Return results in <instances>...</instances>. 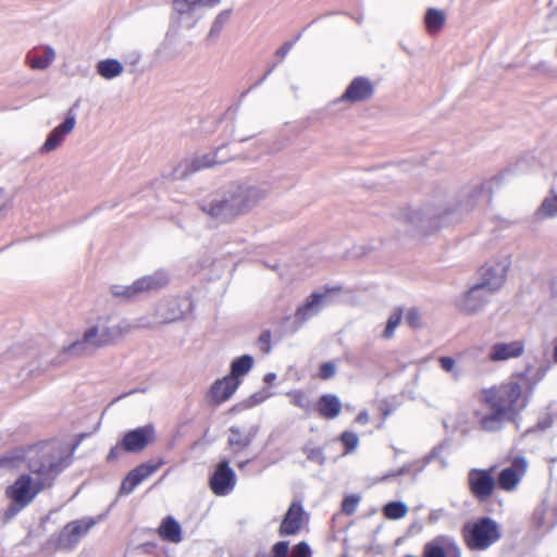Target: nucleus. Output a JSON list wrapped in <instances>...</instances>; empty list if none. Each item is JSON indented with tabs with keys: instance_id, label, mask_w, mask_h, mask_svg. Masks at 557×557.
Instances as JSON below:
<instances>
[{
	"instance_id": "nucleus-1",
	"label": "nucleus",
	"mask_w": 557,
	"mask_h": 557,
	"mask_svg": "<svg viewBox=\"0 0 557 557\" xmlns=\"http://www.w3.org/2000/svg\"><path fill=\"white\" fill-rule=\"evenodd\" d=\"M502 182V174L487 181L472 180L462 186L444 207L428 203L419 209H408L405 221L422 234H430L444 225L460 222L474 210L480 199L486 197L490 201L493 186H499Z\"/></svg>"
},
{
	"instance_id": "nucleus-2",
	"label": "nucleus",
	"mask_w": 557,
	"mask_h": 557,
	"mask_svg": "<svg viewBox=\"0 0 557 557\" xmlns=\"http://www.w3.org/2000/svg\"><path fill=\"white\" fill-rule=\"evenodd\" d=\"M267 191L260 187L238 184L214 194L211 199L200 203V209L220 222H228L247 213L265 197Z\"/></svg>"
},
{
	"instance_id": "nucleus-3",
	"label": "nucleus",
	"mask_w": 557,
	"mask_h": 557,
	"mask_svg": "<svg viewBox=\"0 0 557 557\" xmlns=\"http://www.w3.org/2000/svg\"><path fill=\"white\" fill-rule=\"evenodd\" d=\"M510 264L508 259H504L481 267L479 280L462 294L457 302L458 309L467 315L479 312L487 302V296L504 285Z\"/></svg>"
},
{
	"instance_id": "nucleus-4",
	"label": "nucleus",
	"mask_w": 557,
	"mask_h": 557,
	"mask_svg": "<svg viewBox=\"0 0 557 557\" xmlns=\"http://www.w3.org/2000/svg\"><path fill=\"white\" fill-rule=\"evenodd\" d=\"M28 470L38 476L45 487H50L57 476L71 463V457L57 441L42 442L32 447L26 456Z\"/></svg>"
},
{
	"instance_id": "nucleus-5",
	"label": "nucleus",
	"mask_w": 557,
	"mask_h": 557,
	"mask_svg": "<svg viewBox=\"0 0 557 557\" xmlns=\"http://www.w3.org/2000/svg\"><path fill=\"white\" fill-rule=\"evenodd\" d=\"M122 335V329L120 326H98L92 325L85 330L82 337L74 341L69 346L63 347L60 355L51 360L53 366L62 362L63 356L79 357L95 349L108 346L112 344L117 337Z\"/></svg>"
},
{
	"instance_id": "nucleus-6",
	"label": "nucleus",
	"mask_w": 557,
	"mask_h": 557,
	"mask_svg": "<svg viewBox=\"0 0 557 557\" xmlns=\"http://www.w3.org/2000/svg\"><path fill=\"white\" fill-rule=\"evenodd\" d=\"M102 519L98 517H83L67 522L58 533H53L41 545V549L47 553L73 552L81 540Z\"/></svg>"
},
{
	"instance_id": "nucleus-7",
	"label": "nucleus",
	"mask_w": 557,
	"mask_h": 557,
	"mask_svg": "<svg viewBox=\"0 0 557 557\" xmlns=\"http://www.w3.org/2000/svg\"><path fill=\"white\" fill-rule=\"evenodd\" d=\"M461 534L467 547L472 552L490 548L502 537L500 525L488 516H482L462 525Z\"/></svg>"
},
{
	"instance_id": "nucleus-8",
	"label": "nucleus",
	"mask_w": 557,
	"mask_h": 557,
	"mask_svg": "<svg viewBox=\"0 0 557 557\" xmlns=\"http://www.w3.org/2000/svg\"><path fill=\"white\" fill-rule=\"evenodd\" d=\"M482 395L492 397L495 403L503 405L511 416L521 418V412L529 404V391L522 395V386L519 381L510 380L498 387L484 389Z\"/></svg>"
},
{
	"instance_id": "nucleus-9",
	"label": "nucleus",
	"mask_w": 557,
	"mask_h": 557,
	"mask_svg": "<svg viewBox=\"0 0 557 557\" xmlns=\"http://www.w3.org/2000/svg\"><path fill=\"white\" fill-rule=\"evenodd\" d=\"M203 7L201 3L194 0H173L172 1V14L170 29L165 35V39L162 44L163 48H166L171 44L172 28L184 27L191 29L196 26L199 20L202 18L203 14L200 12V8Z\"/></svg>"
},
{
	"instance_id": "nucleus-10",
	"label": "nucleus",
	"mask_w": 557,
	"mask_h": 557,
	"mask_svg": "<svg viewBox=\"0 0 557 557\" xmlns=\"http://www.w3.org/2000/svg\"><path fill=\"white\" fill-rule=\"evenodd\" d=\"M483 403L487 406L488 410L485 413H478L480 429L487 433L499 432L504 429L506 423H515L519 429V418L511 416L503 405L494 401L492 397L482 395Z\"/></svg>"
},
{
	"instance_id": "nucleus-11",
	"label": "nucleus",
	"mask_w": 557,
	"mask_h": 557,
	"mask_svg": "<svg viewBox=\"0 0 557 557\" xmlns=\"http://www.w3.org/2000/svg\"><path fill=\"white\" fill-rule=\"evenodd\" d=\"M495 466L487 469L472 468L468 472V488L471 495L480 503L487 502L496 487V479L494 472Z\"/></svg>"
},
{
	"instance_id": "nucleus-12",
	"label": "nucleus",
	"mask_w": 557,
	"mask_h": 557,
	"mask_svg": "<svg viewBox=\"0 0 557 557\" xmlns=\"http://www.w3.org/2000/svg\"><path fill=\"white\" fill-rule=\"evenodd\" d=\"M237 476L230 466V460L224 457L219 460L209 475L208 485L215 496H227L235 488Z\"/></svg>"
},
{
	"instance_id": "nucleus-13",
	"label": "nucleus",
	"mask_w": 557,
	"mask_h": 557,
	"mask_svg": "<svg viewBox=\"0 0 557 557\" xmlns=\"http://www.w3.org/2000/svg\"><path fill=\"white\" fill-rule=\"evenodd\" d=\"M156 429L152 423H147L135 429L127 430L120 437V445L124 453L139 454L156 441Z\"/></svg>"
},
{
	"instance_id": "nucleus-14",
	"label": "nucleus",
	"mask_w": 557,
	"mask_h": 557,
	"mask_svg": "<svg viewBox=\"0 0 557 557\" xmlns=\"http://www.w3.org/2000/svg\"><path fill=\"white\" fill-rule=\"evenodd\" d=\"M194 310V301L189 295L163 299L157 308L158 315L163 322L171 323L185 319Z\"/></svg>"
},
{
	"instance_id": "nucleus-15",
	"label": "nucleus",
	"mask_w": 557,
	"mask_h": 557,
	"mask_svg": "<svg viewBox=\"0 0 557 557\" xmlns=\"http://www.w3.org/2000/svg\"><path fill=\"white\" fill-rule=\"evenodd\" d=\"M44 488L46 487L42 482L34 481L29 474H21L7 487L5 495L9 499H15L22 503V506H27Z\"/></svg>"
},
{
	"instance_id": "nucleus-16",
	"label": "nucleus",
	"mask_w": 557,
	"mask_h": 557,
	"mask_svg": "<svg viewBox=\"0 0 557 557\" xmlns=\"http://www.w3.org/2000/svg\"><path fill=\"white\" fill-rule=\"evenodd\" d=\"M164 465L160 458L157 462L146 461L133 468L122 480L119 495H129L147 478L157 472Z\"/></svg>"
},
{
	"instance_id": "nucleus-17",
	"label": "nucleus",
	"mask_w": 557,
	"mask_h": 557,
	"mask_svg": "<svg viewBox=\"0 0 557 557\" xmlns=\"http://www.w3.org/2000/svg\"><path fill=\"white\" fill-rule=\"evenodd\" d=\"M78 107V101H76L66 112L65 117L61 124L55 126L46 137V140L41 145L39 151L41 153H48L55 150L65 139L66 135H69L75 127L76 124V113L75 109Z\"/></svg>"
},
{
	"instance_id": "nucleus-18",
	"label": "nucleus",
	"mask_w": 557,
	"mask_h": 557,
	"mask_svg": "<svg viewBox=\"0 0 557 557\" xmlns=\"http://www.w3.org/2000/svg\"><path fill=\"white\" fill-rule=\"evenodd\" d=\"M341 286L325 287L324 292H312L305 301L298 306L295 312V321L302 324L312 317L319 314L326 304L331 292H339Z\"/></svg>"
},
{
	"instance_id": "nucleus-19",
	"label": "nucleus",
	"mask_w": 557,
	"mask_h": 557,
	"mask_svg": "<svg viewBox=\"0 0 557 557\" xmlns=\"http://www.w3.org/2000/svg\"><path fill=\"white\" fill-rule=\"evenodd\" d=\"M220 149L221 147H219L214 153L194 156L191 159L182 161L173 171L174 178L186 180L189 175L200 170L211 168L216 163H222L223 161L216 160V154Z\"/></svg>"
},
{
	"instance_id": "nucleus-20",
	"label": "nucleus",
	"mask_w": 557,
	"mask_h": 557,
	"mask_svg": "<svg viewBox=\"0 0 557 557\" xmlns=\"http://www.w3.org/2000/svg\"><path fill=\"white\" fill-rule=\"evenodd\" d=\"M374 94V85L366 76H357L347 85L337 99L338 102L358 103L370 99Z\"/></svg>"
},
{
	"instance_id": "nucleus-21",
	"label": "nucleus",
	"mask_w": 557,
	"mask_h": 557,
	"mask_svg": "<svg viewBox=\"0 0 557 557\" xmlns=\"http://www.w3.org/2000/svg\"><path fill=\"white\" fill-rule=\"evenodd\" d=\"M528 467L527 459L522 456L516 457L509 467L502 469L496 479V486L504 491L513 490L520 482Z\"/></svg>"
},
{
	"instance_id": "nucleus-22",
	"label": "nucleus",
	"mask_w": 557,
	"mask_h": 557,
	"mask_svg": "<svg viewBox=\"0 0 557 557\" xmlns=\"http://www.w3.org/2000/svg\"><path fill=\"white\" fill-rule=\"evenodd\" d=\"M305 513L306 512L301 503L293 502L283 516L278 528V534L281 536L296 535L302 527Z\"/></svg>"
},
{
	"instance_id": "nucleus-23",
	"label": "nucleus",
	"mask_w": 557,
	"mask_h": 557,
	"mask_svg": "<svg viewBox=\"0 0 557 557\" xmlns=\"http://www.w3.org/2000/svg\"><path fill=\"white\" fill-rule=\"evenodd\" d=\"M238 388V381L227 377L216 379L207 392L210 403L219 406L228 400Z\"/></svg>"
},
{
	"instance_id": "nucleus-24",
	"label": "nucleus",
	"mask_w": 557,
	"mask_h": 557,
	"mask_svg": "<svg viewBox=\"0 0 557 557\" xmlns=\"http://www.w3.org/2000/svg\"><path fill=\"white\" fill-rule=\"evenodd\" d=\"M422 557H461V553L455 542L437 536L424 545Z\"/></svg>"
},
{
	"instance_id": "nucleus-25",
	"label": "nucleus",
	"mask_w": 557,
	"mask_h": 557,
	"mask_svg": "<svg viewBox=\"0 0 557 557\" xmlns=\"http://www.w3.org/2000/svg\"><path fill=\"white\" fill-rule=\"evenodd\" d=\"M313 410L323 419L333 420L339 416L342 403L339 397L335 394H322L314 404Z\"/></svg>"
},
{
	"instance_id": "nucleus-26",
	"label": "nucleus",
	"mask_w": 557,
	"mask_h": 557,
	"mask_svg": "<svg viewBox=\"0 0 557 557\" xmlns=\"http://www.w3.org/2000/svg\"><path fill=\"white\" fill-rule=\"evenodd\" d=\"M531 521L535 530L548 532L557 525V508L548 510L543 503L534 509Z\"/></svg>"
},
{
	"instance_id": "nucleus-27",
	"label": "nucleus",
	"mask_w": 557,
	"mask_h": 557,
	"mask_svg": "<svg viewBox=\"0 0 557 557\" xmlns=\"http://www.w3.org/2000/svg\"><path fill=\"white\" fill-rule=\"evenodd\" d=\"M524 345L522 342L513 341L510 343H496L492 346L490 359L493 361H504L510 358H517L522 355Z\"/></svg>"
},
{
	"instance_id": "nucleus-28",
	"label": "nucleus",
	"mask_w": 557,
	"mask_h": 557,
	"mask_svg": "<svg viewBox=\"0 0 557 557\" xmlns=\"http://www.w3.org/2000/svg\"><path fill=\"white\" fill-rule=\"evenodd\" d=\"M136 281L141 295L164 288L170 283V275L165 270H157L152 274L141 276Z\"/></svg>"
},
{
	"instance_id": "nucleus-29",
	"label": "nucleus",
	"mask_w": 557,
	"mask_h": 557,
	"mask_svg": "<svg viewBox=\"0 0 557 557\" xmlns=\"http://www.w3.org/2000/svg\"><path fill=\"white\" fill-rule=\"evenodd\" d=\"M158 535L165 542L177 544L182 541V527L173 516L164 517L159 527Z\"/></svg>"
},
{
	"instance_id": "nucleus-30",
	"label": "nucleus",
	"mask_w": 557,
	"mask_h": 557,
	"mask_svg": "<svg viewBox=\"0 0 557 557\" xmlns=\"http://www.w3.org/2000/svg\"><path fill=\"white\" fill-rule=\"evenodd\" d=\"M55 52L52 47L46 46L44 49H34L26 55V62L33 70H46L54 60Z\"/></svg>"
},
{
	"instance_id": "nucleus-31",
	"label": "nucleus",
	"mask_w": 557,
	"mask_h": 557,
	"mask_svg": "<svg viewBox=\"0 0 557 557\" xmlns=\"http://www.w3.org/2000/svg\"><path fill=\"white\" fill-rule=\"evenodd\" d=\"M255 359L249 354H244L234 358L230 364V373L226 375L233 380L238 381V386L242 383V377L247 375L253 367Z\"/></svg>"
},
{
	"instance_id": "nucleus-32",
	"label": "nucleus",
	"mask_w": 557,
	"mask_h": 557,
	"mask_svg": "<svg viewBox=\"0 0 557 557\" xmlns=\"http://www.w3.org/2000/svg\"><path fill=\"white\" fill-rule=\"evenodd\" d=\"M123 64L113 58L100 60L96 64V71L99 76L104 79H113L123 73Z\"/></svg>"
},
{
	"instance_id": "nucleus-33",
	"label": "nucleus",
	"mask_w": 557,
	"mask_h": 557,
	"mask_svg": "<svg viewBox=\"0 0 557 557\" xmlns=\"http://www.w3.org/2000/svg\"><path fill=\"white\" fill-rule=\"evenodd\" d=\"M110 292L113 297L123 301H132L140 296V289L137 281H134L131 285L113 284L110 286Z\"/></svg>"
},
{
	"instance_id": "nucleus-34",
	"label": "nucleus",
	"mask_w": 557,
	"mask_h": 557,
	"mask_svg": "<svg viewBox=\"0 0 557 557\" xmlns=\"http://www.w3.org/2000/svg\"><path fill=\"white\" fill-rule=\"evenodd\" d=\"M445 21V13L440 9L429 8L424 14V24L429 33H436L441 30Z\"/></svg>"
},
{
	"instance_id": "nucleus-35",
	"label": "nucleus",
	"mask_w": 557,
	"mask_h": 557,
	"mask_svg": "<svg viewBox=\"0 0 557 557\" xmlns=\"http://www.w3.org/2000/svg\"><path fill=\"white\" fill-rule=\"evenodd\" d=\"M547 370L548 366H541L535 370V373L533 375H530V367L528 366L523 372L516 374V376L528 385L529 393L530 395H532L534 387L539 382H541L544 379ZM513 377L515 375L512 376V379Z\"/></svg>"
},
{
	"instance_id": "nucleus-36",
	"label": "nucleus",
	"mask_w": 557,
	"mask_h": 557,
	"mask_svg": "<svg viewBox=\"0 0 557 557\" xmlns=\"http://www.w3.org/2000/svg\"><path fill=\"white\" fill-rule=\"evenodd\" d=\"M383 516L388 520H399L408 512V506L401 500H391L382 508Z\"/></svg>"
},
{
	"instance_id": "nucleus-37",
	"label": "nucleus",
	"mask_w": 557,
	"mask_h": 557,
	"mask_svg": "<svg viewBox=\"0 0 557 557\" xmlns=\"http://www.w3.org/2000/svg\"><path fill=\"white\" fill-rule=\"evenodd\" d=\"M450 441L444 440L440 444L435 445L424 457H423V466L431 463L433 460L437 459L441 468L446 469L448 467V461L446 458L442 457V453L444 449L449 448Z\"/></svg>"
},
{
	"instance_id": "nucleus-38",
	"label": "nucleus",
	"mask_w": 557,
	"mask_h": 557,
	"mask_svg": "<svg viewBox=\"0 0 557 557\" xmlns=\"http://www.w3.org/2000/svg\"><path fill=\"white\" fill-rule=\"evenodd\" d=\"M287 396L290 398V404L295 407H298L306 412H311L314 408L313 401L310 397L301 389H293L287 393Z\"/></svg>"
},
{
	"instance_id": "nucleus-39",
	"label": "nucleus",
	"mask_w": 557,
	"mask_h": 557,
	"mask_svg": "<svg viewBox=\"0 0 557 557\" xmlns=\"http://www.w3.org/2000/svg\"><path fill=\"white\" fill-rule=\"evenodd\" d=\"M228 432L230 436L227 438V445L233 449L234 454H238L248 447L245 442V434H243L239 426L232 425L228 428Z\"/></svg>"
},
{
	"instance_id": "nucleus-40",
	"label": "nucleus",
	"mask_w": 557,
	"mask_h": 557,
	"mask_svg": "<svg viewBox=\"0 0 557 557\" xmlns=\"http://www.w3.org/2000/svg\"><path fill=\"white\" fill-rule=\"evenodd\" d=\"M231 14H232V9H225V10L221 11L215 16V18L211 25V28L207 35V38H206L207 41H210V40L219 37L223 27L228 22Z\"/></svg>"
},
{
	"instance_id": "nucleus-41",
	"label": "nucleus",
	"mask_w": 557,
	"mask_h": 557,
	"mask_svg": "<svg viewBox=\"0 0 557 557\" xmlns=\"http://www.w3.org/2000/svg\"><path fill=\"white\" fill-rule=\"evenodd\" d=\"M326 446H329V443H325L323 447H311L310 443H307L302 446L301 451L306 455L308 461L324 466L327 460L324 453Z\"/></svg>"
},
{
	"instance_id": "nucleus-42",
	"label": "nucleus",
	"mask_w": 557,
	"mask_h": 557,
	"mask_svg": "<svg viewBox=\"0 0 557 557\" xmlns=\"http://www.w3.org/2000/svg\"><path fill=\"white\" fill-rule=\"evenodd\" d=\"M536 215L541 218H554L557 215V194L552 191L550 196L543 199L541 206L536 210Z\"/></svg>"
},
{
	"instance_id": "nucleus-43",
	"label": "nucleus",
	"mask_w": 557,
	"mask_h": 557,
	"mask_svg": "<svg viewBox=\"0 0 557 557\" xmlns=\"http://www.w3.org/2000/svg\"><path fill=\"white\" fill-rule=\"evenodd\" d=\"M403 319V309L397 308L395 311L388 317L386 321V325L384 331L382 332V337L385 339H389L394 336L396 327L400 324Z\"/></svg>"
},
{
	"instance_id": "nucleus-44",
	"label": "nucleus",
	"mask_w": 557,
	"mask_h": 557,
	"mask_svg": "<svg viewBox=\"0 0 557 557\" xmlns=\"http://www.w3.org/2000/svg\"><path fill=\"white\" fill-rule=\"evenodd\" d=\"M344 447L342 456L351 454L359 445V436L352 431H344L338 437Z\"/></svg>"
},
{
	"instance_id": "nucleus-45",
	"label": "nucleus",
	"mask_w": 557,
	"mask_h": 557,
	"mask_svg": "<svg viewBox=\"0 0 557 557\" xmlns=\"http://www.w3.org/2000/svg\"><path fill=\"white\" fill-rule=\"evenodd\" d=\"M360 496L357 495V494H348L346 495L343 500H342V504H341V510L343 513H345L346 516H351L355 513L357 507H358V504L360 502Z\"/></svg>"
},
{
	"instance_id": "nucleus-46",
	"label": "nucleus",
	"mask_w": 557,
	"mask_h": 557,
	"mask_svg": "<svg viewBox=\"0 0 557 557\" xmlns=\"http://www.w3.org/2000/svg\"><path fill=\"white\" fill-rule=\"evenodd\" d=\"M553 422H554L553 414L550 412H547L537 420L535 425L527 429L523 433V436L530 435L537 431H546L553 425Z\"/></svg>"
},
{
	"instance_id": "nucleus-47",
	"label": "nucleus",
	"mask_w": 557,
	"mask_h": 557,
	"mask_svg": "<svg viewBox=\"0 0 557 557\" xmlns=\"http://www.w3.org/2000/svg\"><path fill=\"white\" fill-rule=\"evenodd\" d=\"M271 337H272V333L270 330H264L260 333L258 339H257V345L259 347V349L264 354V355H269L272 350V346H271Z\"/></svg>"
},
{
	"instance_id": "nucleus-48",
	"label": "nucleus",
	"mask_w": 557,
	"mask_h": 557,
	"mask_svg": "<svg viewBox=\"0 0 557 557\" xmlns=\"http://www.w3.org/2000/svg\"><path fill=\"white\" fill-rule=\"evenodd\" d=\"M23 456L16 453L5 454L0 457V468H15L22 461Z\"/></svg>"
},
{
	"instance_id": "nucleus-49",
	"label": "nucleus",
	"mask_w": 557,
	"mask_h": 557,
	"mask_svg": "<svg viewBox=\"0 0 557 557\" xmlns=\"http://www.w3.org/2000/svg\"><path fill=\"white\" fill-rule=\"evenodd\" d=\"M336 374V364L333 361H326L320 364L319 377L327 381Z\"/></svg>"
},
{
	"instance_id": "nucleus-50",
	"label": "nucleus",
	"mask_w": 557,
	"mask_h": 557,
	"mask_svg": "<svg viewBox=\"0 0 557 557\" xmlns=\"http://www.w3.org/2000/svg\"><path fill=\"white\" fill-rule=\"evenodd\" d=\"M312 550L306 541L297 543L292 549L289 557H311Z\"/></svg>"
},
{
	"instance_id": "nucleus-51",
	"label": "nucleus",
	"mask_w": 557,
	"mask_h": 557,
	"mask_svg": "<svg viewBox=\"0 0 557 557\" xmlns=\"http://www.w3.org/2000/svg\"><path fill=\"white\" fill-rule=\"evenodd\" d=\"M289 554L288 541H278L271 548V557H287Z\"/></svg>"
},
{
	"instance_id": "nucleus-52",
	"label": "nucleus",
	"mask_w": 557,
	"mask_h": 557,
	"mask_svg": "<svg viewBox=\"0 0 557 557\" xmlns=\"http://www.w3.org/2000/svg\"><path fill=\"white\" fill-rule=\"evenodd\" d=\"M10 502H11L10 505L8 506V508L4 511V520L5 521H9L12 518H14L23 508L26 507V506H22V503L15 500V499H10Z\"/></svg>"
},
{
	"instance_id": "nucleus-53",
	"label": "nucleus",
	"mask_w": 557,
	"mask_h": 557,
	"mask_svg": "<svg viewBox=\"0 0 557 557\" xmlns=\"http://www.w3.org/2000/svg\"><path fill=\"white\" fill-rule=\"evenodd\" d=\"M405 321L410 327L418 329L420 326L419 311L416 308L409 309L406 314Z\"/></svg>"
},
{
	"instance_id": "nucleus-54",
	"label": "nucleus",
	"mask_w": 557,
	"mask_h": 557,
	"mask_svg": "<svg viewBox=\"0 0 557 557\" xmlns=\"http://www.w3.org/2000/svg\"><path fill=\"white\" fill-rule=\"evenodd\" d=\"M269 395H264L262 392H256L250 395L247 399H245L246 408H252L261 403H263Z\"/></svg>"
},
{
	"instance_id": "nucleus-55",
	"label": "nucleus",
	"mask_w": 557,
	"mask_h": 557,
	"mask_svg": "<svg viewBox=\"0 0 557 557\" xmlns=\"http://www.w3.org/2000/svg\"><path fill=\"white\" fill-rule=\"evenodd\" d=\"M124 451L122 446L120 445V440L116 442L114 446H112L106 457V461L108 463H113L120 459L121 453Z\"/></svg>"
},
{
	"instance_id": "nucleus-56",
	"label": "nucleus",
	"mask_w": 557,
	"mask_h": 557,
	"mask_svg": "<svg viewBox=\"0 0 557 557\" xmlns=\"http://www.w3.org/2000/svg\"><path fill=\"white\" fill-rule=\"evenodd\" d=\"M259 430H260V425L253 424L248 429L247 433H245L244 437H245V442L248 445V447L250 446V444L253 442V440L258 435Z\"/></svg>"
},
{
	"instance_id": "nucleus-57",
	"label": "nucleus",
	"mask_w": 557,
	"mask_h": 557,
	"mask_svg": "<svg viewBox=\"0 0 557 557\" xmlns=\"http://www.w3.org/2000/svg\"><path fill=\"white\" fill-rule=\"evenodd\" d=\"M440 364L444 371L450 372L454 369L456 361L450 356H444L440 358Z\"/></svg>"
},
{
	"instance_id": "nucleus-58",
	"label": "nucleus",
	"mask_w": 557,
	"mask_h": 557,
	"mask_svg": "<svg viewBox=\"0 0 557 557\" xmlns=\"http://www.w3.org/2000/svg\"><path fill=\"white\" fill-rule=\"evenodd\" d=\"M533 70L536 71L537 73L545 74V75L553 73V69L547 61H541V62L534 64Z\"/></svg>"
},
{
	"instance_id": "nucleus-59",
	"label": "nucleus",
	"mask_w": 557,
	"mask_h": 557,
	"mask_svg": "<svg viewBox=\"0 0 557 557\" xmlns=\"http://www.w3.org/2000/svg\"><path fill=\"white\" fill-rule=\"evenodd\" d=\"M294 46V41H285L276 51L275 54L282 60L286 57V54L290 51Z\"/></svg>"
},
{
	"instance_id": "nucleus-60",
	"label": "nucleus",
	"mask_w": 557,
	"mask_h": 557,
	"mask_svg": "<svg viewBox=\"0 0 557 557\" xmlns=\"http://www.w3.org/2000/svg\"><path fill=\"white\" fill-rule=\"evenodd\" d=\"M374 248L372 246H369V245H361V246H358L355 248V252L354 255L356 257H363V256H367L368 253H370Z\"/></svg>"
},
{
	"instance_id": "nucleus-61",
	"label": "nucleus",
	"mask_w": 557,
	"mask_h": 557,
	"mask_svg": "<svg viewBox=\"0 0 557 557\" xmlns=\"http://www.w3.org/2000/svg\"><path fill=\"white\" fill-rule=\"evenodd\" d=\"M156 548L157 544L154 542H145L139 545V549L145 554H152Z\"/></svg>"
},
{
	"instance_id": "nucleus-62",
	"label": "nucleus",
	"mask_w": 557,
	"mask_h": 557,
	"mask_svg": "<svg viewBox=\"0 0 557 557\" xmlns=\"http://www.w3.org/2000/svg\"><path fill=\"white\" fill-rule=\"evenodd\" d=\"M355 421H356L357 423H360V424H366V423H368V421H369V413H368V411H366V410L360 411V412L357 414V417H356Z\"/></svg>"
},
{
	"instance_id": "nucleus-63",
	"label": "nucleus",
	"mask_w": 557,
	"mask_h": 557,
	"mask_svg": "<svg viewBox=\"0 0 557 557\" xmlns=\"http://www.w3.org/2000/svg\"><path fill=\"white\" fill-rule=\"evenodd\" d=\"M409 470H410L409 466H403L399 469H397L396 471H393L389 474H387L386 478L403 475V474L409 472Z\"/></svg>"
},
{
	"instance_id": "nucleus-64",
	"label": "nucleus",
	"mask_w": 557,
	"mask_h": 557,
	"mask_svg": "<svg viewBox=\"0 0 557 557\" xmlns=\"http://www.w3.org/2000/svg\"><path fill=\"white\" fill-rule=\"evenodd\" d=\"M244 409H247V408H246V403H245V400H243V401H240V403H238V404L234 405V406L230 409V412H231V413H237V412H239V411H242V410H244Z\"/></svg>"
}]
</instances>
